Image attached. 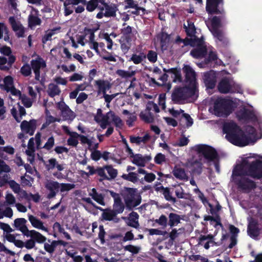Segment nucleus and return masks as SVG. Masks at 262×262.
Wrapping results in <instances>:
<instances>
[{"label": "nucleus", "instance_id": "nucleus-1", "mask_svg": "<svg viewBox=\"0 0 262 262\" xmlns=\"http://www.w3.org/2000/svg\"><path fill=\"white\" fill-rule=\"evenodd\" d=\"M249 177L262 178V156L247 157L233 170V180L239 188L246 192L255 187V182Z\"/></svg>", "mask_w": 262, "mask_h": 262}, {"label": "nucleus", "instance_id": "nucleus-2", "mask_svg": "<svg viewBox=\"0 0 262 262\" xmlns=\"http://www.w3.org/2000/svg\"><path fill=\"white\" fill-rule=\"evenodd\" d=\"M223 130L227 140L235 145L245 146L255 143L257 140L255 129L251 126L246 129L248 135H246L234 122L230 121L224 123Z\"/></svg>", "mask_w": 262, "mask_h": 262}, {"label": "nucleus", "instance_id": "nucleus-3", "mask_svg": "<svg viewBox=\"0 0 262 262\" xmlns=\"http://www.w3.org/2000/svg\"><path fill=\"white\" fill-rule=\"evenodd\" d=\"M45 187L47 192V198L50 199L55 198L59 192L63 197L69 191L75 188V185L71 183H60L56 181L48 179L45 182Z\"/></svg>", "mask_w": 262, "mask_h": 262}, {"label": "nucleus", "instance_id": "nucleus-4", "mask_svg": "<svg viewBox=\"0 0 262 262\" xmlns=\"http://www.w3.org/2000/svg\"><path fill=\"white\" fill-rule=\"evenodd\" d=\"M194 150L201 156H204L205 159L209 162H212L216 171L220 173V166L219 164V157L215 150L211 146L206 145H198L193 147Z\"/></svg>", "mask_w": 262, "mask_h": 262}, {"label": "nucleus", "instance_id": "nucleus-5", "mask_svg": "<svg viewBox=\"0 0 262 262\" xmlns=\"http://www.w3.org/2000/svg\"><path fill=\"white\" fill-rule=\"evenodd\" d=\"M184 27L186 33L189 38L187 37L185 39H182L179 37H178L176 42L179 44L182 43L183 44L182 47L188 45H194L195 43L200 44L201 42V39L196 37L195 35L196 29L193 23L190 20H188L187 21V23L184 25Z\"/></svg>", "mask_w": 262, "mask_h": 262}, {"label": "nucleus", "instance_id": "nucleus-6", "mask_svg": "<svg viewBox=\"0 0 262 262\" xmlns=\"http://www.w3.org/2000/svg\"><path fill=\"white\" fill-rule=\"evenodd\" d=\"M232 112V103L228 100L218 98L214 103L212 114L217 117H225Z\"/></svg>", "mask_w": 262, "mask_h": 262}, {"label": "nucleus", "instance_id": "nucleus-7", "mask_svg": "<svg viewBox=\"0 0 262 262\" xmlns=\"http://www.w3.org/2000/svg\"><path fill=\"white\" fill-rule=\"evenodd\" d=\"M219 91L224 94L229 93H241L242 91L241 86L235 83L232 79L225 78L219 83L218 85Z\"/></svg>", "mask_w": 262, "mask_h": 262}, {"label": "nucleus", "instance_id": "nucleus-8", "mask_svg": "<svg viewBox=\"0 0 262 262\" xmlns=\"http://www.w3.org/2000/svg\"><path fill=\"white\" fill-rule=\"evenodd\" d=\"M197 91L189 86L176 89L172 94V100L176 102H181L182 101L191 97L196 94Z\"/></svg>", "mask_w": 262, "mask_h": 262}, {"label": "nucleus", "instance_id": "nucleus-9", "mask_svg": "<svg viewBox=\"0 0 262 262\" xmlns=\"http://www.w3.org/2000/svg\"><path fill=\"white\" fill-rule=\"evenodd\" d=\"M126 206L129 208L135 207L141 203V196L136 189L128 188L124 197Z\"/></svg>", "mask_w": 262, "mask_h": 262}, {"label": "nucleus", "instance_id": "nucleus-10", "mask_svg": "<svg viewBox=\"0 0 262 262\" xmlns=\"http://www.w3.org/2000/svg\"><path fill=\"white\" fill-rule=\"evenodd\" d=\"M183 72L185 74L186 80L189 83V87L197 91L196 82V74L193 69L188 65H185L183 68Z\"/></svg>", "mask_w": 262, "mask_h": 262}, {"label": "nucleus", "instance_id": "nucleus-11", "mask_svg": "<svg viewBox=\"0 0 262 262\" xmlns=\"http://www.w3.org/2000/svg\"><path fill=\"white\" fill-rule=\"evenodd\" d=\"M57 107L60 110L61 115L64 120L71 122L75 118L74 113L70 109L64 102H58Z\"/></svg>", "mask_w": 262, "mask_h": 262}, {"label": "nucleus", "instance_id": "nucleus-12", "mask_svg": "<svg viewBox=\"0 0 262 262\" xmlns=\"http://www.w3.org/2000/svg\"><path fill=\"white\" fill-rule=\"evenodd\" d=\"M31 67L33 70L35 75V79L37 80H40V69H42L46 67V63L45 61L40 57H37L35 59L31 61Z\"/></svg>", "mask_w": 262, "mask_h": 262}, {"label": "nucleus", "instance_id": "nucleus-13", "mask_svg": "<svg viewBox=\"0 0 262 262\" xmlns=\"http://www.w3.org/2000/svg\"><path fill=\"white\" fill-rule=\"evenodd\" d=\"M9 21L17 36L18 37H24L25 30L20 22L13 16L9 17Z\"/></svg>", "mask_w": 262, "mask_h": 262}, {"label": "nucleus", "instance_id": "nucleus-14", "mask_svg": "<svg viewBox=\"0 0 262 262\" xmlns=\"http://www.w3.org/2000/svg\"><path fill=\"white\" fill-rule=\"evenodd\" d=\"M237 117L240 120L244 121H258L254 113L248 110L242 108L237 113Z\"/></svg>", "mask_w": 262, "mask_h": 262}, {"label": "nucleus", "instance_id": "nucleus-15", "mask_svg": "<svg viewBox=\"0 0 262 262\" xmlns=\"http://www.w3.org/2000/svg\"><path fill=\"white\" fill-rule=\"evenodd\" d=\"M20 128L21 132L32 136L36 128V121L34 119L29 121L24 120L20 124Z\"/></svg>", "mask_w": 262, "mask_h": 262}, {"label": "nucleus", "instance_id": "nucleus-16", "mask_svg": "<svg viewBox=\"0 0 262 262\" xmlns=\"http://www.w3.org/2000/svg\"><path fill=\"white\" fill-rule=\"evenodd\" d=\"M191 46H196L197 47L192 50L190 54L194 58H201L204 56L206 53V46L204 45V41L201 39V43H195L194 45H190Z\"/></svg>", "mask_w": 262, "mask_h": 262}, {"label": "nucleus", "instance_id": "nucleus-17", "mask_svg": "<svg viewBox=\"0 0 262 262\" xmlns=\"http://www.w3.org/2000/svg\"><path fill=\"white\" fill-rule=\"evenodd\" d=\"M95 86L97 89L98 94H103L106 93L112 86V83L108 80L103 79H98L95 81Z\"/></svg>", "mask_w": 262, "mask_h": 262}, {"label": "nucleus", "instance_id": "nucleus-18", "mask_svg": "<svg viewBox=\"0 0 262 262\" xmlns=\"http://www.w3.org/2000/svg\"><path fill=\"white\" fill-rule=\"evenodd\" d=\"M99 9L104 12V15L106 17H111L115 15L117 8L114 4H108L103 0V3L99 6Z\"/></svg>", "mask_w": 262, "mask_h": 262}, {"label": "nucleus", "instance_id": "nucleus-19", "mask_svg": "<svg viewBox=\"0 0 262 262\" xmlns=\"http://www.w3.org/2000/svg\"><path fill=\"white\" fill-rule=\"evenodd\" d=\"M203 80L207 88L213 89L216 83V74L213 71L204 73Z\"/></svg>", "mask_w": 262, "mask_h": 262}, {"label": "nucleus", "instance_id": "nucleus-20", "mask_svg": "<svg viewBox=\"0 0 262 262\" xmlns=\"http://www.w3.org/2000/svg\"><path fill=\"white\" fill-rule=\"evenodd\" d=\"M4 89L8 92H10L13 96L19 95L20 91L14 87L13 79L11 76L6 77L4 79Z\"/></svg>", "mask_w": 262, "mask_h": 262}, {"label": "nucleus", "instance_id": "nucleus-21", "mask_svg": "<svg viewBox=\"0 0 262 262\" xmlns=\"http://www.w3.org/2000/svg\"><path fill=\"white\" fill-rule=\"evenodd\" d=\"M108 192L114 199V211L117 213H122L124 210V206L123 203L121 201L119 195L112 191H108Z\"/></svg>", "mask_w": 262, "mask_h": 262}, {"label": "nucleus", "instance_id": "nucleus-22", "mask_svg": "<svg viewBox=\"0 0 262 262\" xmlns=\"http://www.w3.org/2000/svg\"><path fill=\"white\" fill-rule=\"evenodd\" d=\"M28 220L33 227L46 232H48V229L44 225V223L37 217L32 215H28Z\"/></svg>", "mask_w": 262, "mask_h": 262}, {"label": "nucleus", "instance_id": "nucleus-23", "mask_svg": "<svg viewBox=\"0 0 262 262\" xmlns=\"http://www.w3.org/2000/svg\"><path fill=\"white\" fill-rule=\"evenodd\" d=\"M222 2V0H207L206 7L207 12L209 14L220 13L217 7Z\"/></svg>", "mask_w": 262, "mask_h": 262}, {"label": "nucleus", "instance_id": "nucleus-24", "mask_svg": "<svg viewBox=\"0 0 262 262\" xmlns=\"http://www.w3.org/2000/svg\"><path fill=\"white\" fill-rule=\"evenodd\" d=\"M38 11L37 10L32 7V11L28 17L29 26L33 28L36 26L40 25L41 22V19L37 16Z\"/></svg>", "mask_w": 262, "mask_h": 262}, {"label": "nucleus", "instance_id": "nucleus-25", "mask_svg": "<svg viewBox=\"0 0 262 262\" xmlns=\"http://www.w3.org/2000/svg\"><path fill=\"white\" fill-rule=\"evenodd\" d=\"M27 237H30L35 241V243L38 244H43L47 240V237L41 234L38 231L35 230H29L28 233L26 234Z\"/></svg>", "mask_w": 262, "mask_h": 262}, {"label": "nucleus", "instance_id": "nucleus-26", "mask_svg": "<svg viewBox=\"0 0 262 262\" xmlns=\"http://www.w3.org/2000/svg\"><path fill=\"white\" fill-rule=\"evenodd\" d=\"M45 165L46 169L48 170H53L54 168H57L59 171H61L64 169L63 164H60L55 158H51L45 162Z\"/></svg>", "mask_w": 262, "mask_h": 262}, {"label": "nucleus", "instance_id": "nucleus-27", "mask_svg": "<svg viewBox=\"0 0 262 262\" xmlns=\"http://www.w3.org/2000/svg\"><path fill=\"white\" fill-rule=\"evenodd\" d=\"M106 117L107 120L106 122V127L112 122H114L117 127L120 128L122 126L123 123L121 119L118 116L115 115L113 112H108Z\"/></svg>", "mask_w": 262, "mask_h": 262}, {"label": "nucleus", "instance_id": "nucleus-28", "mask_svg": "<svg viewBox=\"0 0 262 262\" xmlns=\"http://www.w3.org/2000/svg\"><path fill=\"white\" fill-rule=\"evenodd\" d=\"M28 148L26 149L25 152L28 156V160L32 163L34 161L35 156V147H34V139L31 138L29 139L28 144Z\"/></svg>", "mask_w": 262, "mask_h": 262}, {"label": "nucleus", "instance_id": "nucleus-29", "mask_svg": "<svg viewBox=\"0 0 262 262\" xmlns=\"http://www.w3.org/2000/svg\"><path fill=\"white\" fill-rule=\"evenodd\" d=\"M129 226L137 228L139 226L138 222L139 215L135 212H132L129 215L128 218L123 217Z\"/></svg>", "mask_w": 262, "mask_h": 262}, {"label": "nucleus", "instance_id": "nucleus-30", "mask_svg": "<svg viewBox=\"0 0 262 262\" xmlns=\"http://www.w3.org/2000/svg\"><path fill=\"white\" fill-rule=\"evenodd\" d=\"M26 223L27 220L24 218H18L14 221V226L16 229L20 231L24 235H26L29 230L26 225Z\"/></svg>", "mask_w": 262, "mask_h": 262}, {"label": "nucleus", "instance_id": "nucleus-31", "mask_svg": "<svg viewBox=\"0 0 262 262\" xmlns=\"http://www.w3.org/2000/svg\"><path fill=\"white\" fill-rule=\"evenodd\" d=\"M80 139L81 143L88 144L90 150L97 149L98 148L99 143L95 142L94 137L89 138L86 136L82 135L80 136Z\"/></svg>", "mask_w": 262, "mask_h": 262}, {"label": "nucleus", "instance_id": "nucleus-32", "mask_svg": "<svg viewBox=\"0 0 262 262\" xmlns=\"http://www.w3.org/2000/svg\"><path fill=\"white\" fill-rule=\"evenodd\" d=\"M213 236L211 235H202L199 238V244L203 246L206 249H208L210 246L214 245L213 240Z\"/></svg>", "mask_w": 262, "mask_h": 262}, {"label": "nucleus", "instance_id": "nucleus-33", "mask_svg": "<svg viewBox=\"0 0 262 262\" xmlns=\"http://www.w3.org/2000/svg\"><path fill=\"white\" fill-rule=\"evenodd\" d=\"M89 194L97 203L102 206H105L104 196L102 193L97 192L96 189L93 188L89 191Z\"/></svg>", "mask_w": 262, "mask_h": 262}, {"label": "nucleus", "instance_id": "nucleus-34", "mask_svg": "<svg viewBox=\"0 0 262 262\" xmlns=\"http://www.w3.org/2000/svg\"><path fill=\"white\" fill-rule=\"evenodd\" d=\"M173 175L178 179L187 181L188 180V176L186 174L185 170L180 167H174L172 170Z\"/></svg>", "mask_w": 262, "mask_h": 262}, {"label": "nucleus", "instance_id": "nucleus-35", "mask_svg": "<svg viewBox=\"0 0 262 262\" xmlns=\"http://www.w3.org/2000/svg\"><path fill=\"white\" fill-rule=\"evenodd\" d=\"M212 34L216 38V42L220 45H225L228 42V39L221 30L216 31H213Z\"/></svg>", "mask_w": 262, "mask_h": 262}, {"label": "nucleus", "instance_id": "nucleus-36", "mask_svg": "<svg viewBox=\"0 0 262 262\" xmlns=\"http://www.w3.org/2000/svg\"><path fill=\"white\" fill-rule=\"evenodd\" d=\"M150 139V136L148 133H146L143 137L130 136V141L132 143L138 145L146 143Z\"/></svg>", "mask_w": 262, "mask_h": 262}, {"label": "nucleus", "instance_id": "nucleus-37", "mask_svg": "<svg viewBox=\"0 0 262 262\" xmlns=\"http://www.w3.org/2000/svg\"><path fill=\"white\" fill-rule=\"evenodd\" d=\"M107 113L105 115H103L101 109L97 110V113L95 117V119L97 122L99 123L101 127L103 129L106 128V122L107 121Z\"/></svg>", "mask_w": 262, "mask_h": 262}, {"label": "nucleus", "instance_id": "nucleus-38", "mask_svg": "<svg viewBox=\"0 0 262 262\" xmlns=\"http://www.w3.org/2000/svg\"><path fill=\"white\" fill-rule=\"evenodd\" d=\"M206 24L211 33L213 32V31H216L220 30L219 27L221 26V21L217 16H214L212 18L210 25H209L207 21H206Z\"/></svg>", "mask_w": 262, "mask_h": 262}, {"label": "nucleus", "instance_id": "nucleus-39", "mask_svg": "<svg viewBox=\"0 0 262 262\" xmlns=\"http://www.w3.org/2000/svg\"><path fill=\"white\" fill-rule=\"evenodd\" d=\"M174 193L178 199L189 200L190 198L189 193H186L184 189L180 185L174 187Z\"/></svg>", "mask_w": 262, "mask_h": 262}, {"label": "nucleus", "instance_id": "nucleus-40", "mask_svg": "<svg viewBox=\"0 0 262 262\" xmlns=\"http://www.w3.org/2000/svg\"><path fill=\"white\" fill-rule=\"evenodd\" d=\"M188 167L190 168L193 172L200 174L202 171V163L196 160H193L188 163Z\"/></svg>", "mask_w": 262, "mask_h": 262}, {"label": "nucleus", "instance_id": "nucleus-41", "mask_svg": "<svg viewBox=\"0 0 262 262\" xmlns=\"http://www.w3.org/2000/svg\"><path fill=\"white\" fill-rule=\"evenodd\" d=\"M101 3H103V0H90L86 2V9L89 12H93L96 8H99Z\"/></svg>", "mask_w": 262, "mask_h": 262}, {"label": "nucleus", "instance_id": "nucleus-42", "mask_svg": "<svg viewBox=\"0 0 262 262\" xmlns=\"http://www.w3.org/2000/svg\"><path fill=\"white\" fill-rule=\"evenodd\" d=\"M229 230L230 232L233 234L230 237V243L229 245V248H232L236 244L237 240L236 235L238 233L239 230L233 225L230 226Z\"/></svg>", "mask_w": 262, "mask_h": 262}, {"label": "nucleus", "instance_id": "nucleus-43", "mask_svg": "<svg viewBox=\"0 0 262 262\" xmlns=\"http://www.w3.org/2000/svg\"><path fill=\"white\" fill-rule=\"evenodd\" d=\"M248 233L252 237H256L258 236L259 231L256 224L254 221L250 222L248 227Z\"/></svg>", "mask_w": 262, "mask_h": 262}, {"label": "nucleus", "instance_id": "nucleus-44", "mask_svg": "<svg viewBox=\"0 0 262 262\" xmlns=\"http://www.w3.org/2000/svg\"><path fill=\"white\" fill-rule=\"evenodd\" d=\"M13 212L12 209L8 206L0 207V219L4 217L11 218L13 216Z\"/></svg>", "mask_w": 262, "mask_h": 262}, {"label": "nucleus", "instance_id": "nucleus-45", "mask_svg": "<svg viewBox=\"0 0 262 262\" xmlns=\"http://www.w3.org/2000/svg\"><path fill=\"white\" fill-rule=\"evenodd\" d=\"M60 90L58 86L54 83H50L48 85L47 93L52 97L59 95L60 93Z\"/></svg>", "mask_w": 262, "mask_h": 262}, {"label": "nucleus", "instance_id": "nucleus-46", "mask_svg": "<svg viewBox=\"0 0 262 262\" xmlns=\"http://www.w3.org/2000/svg\"><path fill=\"white\" fill-rule=\"evenodd\" d=\"M14 96L18 97L19 99H20L24 106L28 108L30 107L33 102L35 101L33 100L32 98H30L25 95H21L20 92L19 95H14Z\"/></svg>", "mask_w": 262, "mask_h": 262}, {"label": "nucleus", "instance_id": "nucleus-47", "mask_svg": "<svg viewBox=\"0 0 262 262\" xmlns=\"http://www.w3.org/2000/svg\"><path fill=\"white\" fill-rule=\"evenodd\" d=\"M181 217L180 215L174 213H170L169 214V223L168 225L172 227L177 226L181 221Z\"/></svg>", "mask_w": 262, "mask_h": 262}, {"label": "nucleus", "instance_id": "nucleus-48", "mask_svg": "<svg viewBox=\"0 0 262 262\" xmlns=\"http://www.w3.org/2000/svg\"><path fill=\"white\" fill-rule=\"evenodd\" d=\"M150 110L147 108V106L146 108L140 114V117L141 119L146 122L150 123L154 120L153 116L150 112Z\"/></svg>", "mask_w": 262, "mask_h": 262}, {"label": "nucleus", "instance_id": "nucleus-49", "mask_svg": "<svg viewBox=\"0 0 262 262\" xmlns=\"http://www.w3.org/2000/svg\"><path fill=\"white\" fill-rule=\"evenodd\" d=\"M57 242L56 241H51L48 240V242L44 243L43 248L48 253L52 254L53 253L55 248L57 247Z\"/></svg>", "mask_w": 262, "mask_h": 262}, {"label": "nucleus", "instance_id": "nucleus-50", "mask_svg": "<svg viewBox=\"0 0 262 262\" xmlns=\"http://www.w3.org/2000/svg\"><path fill=\"white\" fill-rule=\"evenodd\" d=\"M120 43L122 51L126 53L131 47L132 38H121Z\"/></svg>", "mask_w": 262, "mask_h": 262}, {"label": "nucleus", "instance_id": "nucleus-51", "mask_svg": "<svg viewBox=\"0 0 262 262\" xmlns=\"http://www.w3.org/2000/svg\"><path fill=\"white\" fill-rule=\"evenodd\" d=\"M27 90L29 96L32 98L33 100H36L37 94L39 93L41 89L37 85H35L34 88L32 86H28Z\"/></svg>", "mask_w": 262, "mask_h": 262}, {"label": "nucleus", "instance_id": "nucleus-52", "mask_svg": "<svg viewBox=\"0 0 262 262\" xmlns=\"http://www.w3.org/2000/svg\"><path fill=\"white\" fill-rule=\"evenodd\" d=\"M121 38H131L132 36V28L124 23L121 29Z\"/></svg>", "mask_w": 262, "mask_h": 262}, {"label": "nucleus", "instance_id": "nucleus-53", "mask_svg": "<svg viewBox=\"0 0 262 262\" xmlns=\"http://www.w3.org/2000/svg\"><path fill=\"white\" fill-rule=\"evenodd\" d=\"M132 162L138 166L143 167L145 165L146 160L141 155H136L133 157Z\"/></svg>", "mask_w": 262, "mask_h": 262}, {"label": "nucleus", "instance_id": "nucleus-54", "mask_svg": "<svg viewBox=\"0 0 262 262\" xmlns=\"http://www.w3.org/2000/svg\"><path fill=\"white\" fill-rule=\"evenodd\" d=\"M60 29V27H57L48 30L42 38V42L45 43L47 41L51 40L52 36L59 31Z\"/></svg>", "mask_w": 262, "mask_h": 262}, {"label": "nucleus", "instance_id": "nucleus-55", "mask_svg": "<svg viewBox=\"0 0 262 262\" xmlns=\"http://www.w3.org/2000/svg\"><path fill=\"white\" fill-rule=\"evenodd\" d=\"M146 58V55L143 53H141L139 54H133L129 61H133L135 64H138L141 63L144 59Z\"/></svg>", "mask_w": 262, "mask_h": 262}, {"label": "nucleus", "instance_id": "nucleus-56", "mask_svg": "<svg viewBox=\"0 0 262 262\" xmlns=\"http://www.w3.org/2000/svg\"><path fill=\"white\" fill-rule=\"evenodd\" d=\"M117 213L114 211L111 210H103L102 213V217L103 220L106 221H113L115 219V216Z\"/></svg>", "mask_w": 262, "mask_h": 262}, {"label": "nucleus", "instance_id": "nucleus-57", "mask_svg": "<svg viewBox=\"0 0 262 262\" xmlns=\"http://www.w3.org/2000/svg\"><path fill=\"white\" fill-rule=\"evenodd\" d=\"M81 136L82 135H79L76 132L72 133L67 140L68 144L72 146H76L78 144V138H80V136Z\"/></svg>", "mask_w": 262, "mask_h": 262}, {"label": "nucleus", "instance_id": "nucleus-58", "mask_svg": "<svg viewBox=\"0 0 262 262\" xmlns=\"http://www.w3.org/2000/svg\"><path fill=\"white\" fill-rule=\"evenodd\" d=\"M116 74L122 78H128L134 76L136 74V71H128L123 70H118L117 71Z\"/></svg>", "mask_w": 262, "mask_h": 262}, {"label": "nucleus", "instance_id": "nucleus-59", "mask_svg": "<svg viewBox=\"0 0 262 262\" xmlns=\"http://www.w3.org/2000/svg\"><path fill=\"white\" fill-rule=\"evenodd\" d=\"M95 35L94 33H91L89 36V46L92 49L94 50L97 53H99L98 43L94 40Z\"/></svg>", "mask_w": 262, "mask_h": 262}, {"label": "nucleus", "instance_id": "nucleus-60", "mask_svg": "<svg viewBox=\"0 0 262 262\" xmlns=\"http://www.w3.org/2000/svg\"><path fill=\"white\" fill-rule=\"evenodd\" d=\"M125 8H133V9H142L143 11H145V9L138 6V4L137 1L134 0H125Z\"/></svg>", "mask_w": 262, "mask_h": 262}, {"label": "nucleus", "instance_id": "nucleus-61", "mask_svg": "<svg viewBox=\"0 0 262 262\" xmlns=\"http://www.w3.org/2000/svg\"><path fill=\"white\" fill-rule=\"evenodd\" d=\"M106 172L107 174V179L110 180L114 179L117 174V170L113 168L112 166H107L105 167Z\"/></svg>", "mask_w": 262, "mask_h": 262}, {"label": "nucleus", "instance_id": "nucleus-62", "mask_svg": "<svg viewBox=\"0 0 262 262\" xmlns=\"http://www.w3.org/2000/svg\"><path fill=\"white\" fill-rule=\"evenodd\" d=\"M122 178L134 183L138 182L139 180L137 174L134 172H129L127 174H123Z\"/></svg>", "mask_w": 262, "mask_h": 262}, {"label": "nucleus", "instance_id": "nucleus-63", "mask_svg": "<svg viewBox=\"0 0 262 262\" xmlns=\"http://www.w3.org/2000/svg\"><path fill=\"white\" fill-rule=\"evenodd\" d=\"M46 122L45 123L46 125H48L50 124L55 122H60L61 119L59 118H55L51 115L49 111L48 110H46Z\"/></svg>", "mask_w": 262, "mask_h": 262}, {"label": "nucleus", "instance_id": "nucleus-64", "mask_svg": "<svg viewBox=\"0 0 262 262\" xmlns=\"http://www.w3.org/2000/svg\"><path fill=\"white\" fill-rule=\"evenodd\" d=\"M146 57L151 63H155L157 60L158 54L156 51L149 50L148 51L147 55H146Z\"/></svg>", "mask_w": 262, "mask_h": 262}]
</instances>
